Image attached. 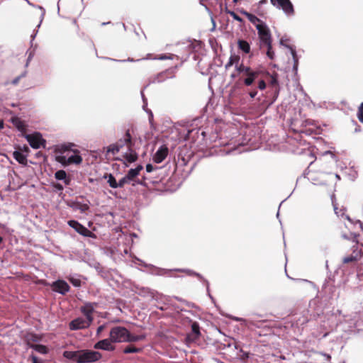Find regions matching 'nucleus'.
Masks as SVG:
<instances>
[{"label": "nucleus", "instance_id": "obj_1", "mask_svg": "<svg viewBox=\"0 0 363 363\" xmlns=\"http://www.w3.org/2000/svg\"><path fill=\"white\" fill-rule=\"evenodd\" d=\"M330 155L333 160L327 161L325 157H320L310 162L306 172L307 179L315 185L328 186L334 188L340 177L333 173V163L335 160V155L330 151L325 152L324 155Z\"/></svg>", "mask_w": 363, "mask_h": 363}, {"label": "nucleus", "instance_id": "obj_38", "mask_svg": "<svg viewBox=\"0 0 363 363\" xmlns=\"http://www.w3.org/2000/svg\"><path fill=\"white\" fill-rule=\"evenodd\" d=\"M245 67V66L242 63H241V64H239V63H238V64L235 66L236 70H237L239 73L243 72Z\"/></svg>", "mask_w": 363, "mask_h": 363}, {"label": "nucleus", "instance_id": "obj_50", "mask_svg": "<svg viewBox=\"0 0 363 363\" xmlns=\"http://www.w3.org/2000/svg\"><path fill=\"white\" fill-rule=\"evenodd\" d=\"M23 150L24 152H29V148H28V146L25 145V146L23 147Z\"/></svg>", "mask_w": 363, "mask_h": 363}, {"label": "nucleus", "instance_id": "obj_6", "mask_svg": "<svg viewBox=\"0 0 363 363\" xmlns=\"http://www.w3.org/2000/svg\"><path fill=\"white\" fill-rule=\"evenodd\" d=\"M26 138L30 145L34 149H38L40 147H45L46 141L43 138L40 133L26 135Z\"/></svg>", "mask_w": 363, "mask_h": 363}, {"label": "nucleus", "instance_id": "obj_51", "mask_svg": "<svg viewBox=\"0 0 363 363\" xmlns=\"http://www.w3.org/2000/svg\"><path fill=\"white\" fill-rule=\"evenodd\" d=\"M267 0H260L259 2V4L262 5V4H267Z\"/></svg>", "mask_w": 363, "mask_h": 363}, {"label": "nucleus", "instance_id": "obj_14", "mask_svg": "<svg viewBox=\"0 0 363 363\" xmlns=\"http://www.w3.org/2000/svg\"><path fill=\"white\" fill-rule=\"evenodd\" d=\"M168 148L165 145H162L153 156V160L156 163H161L168 155Z\"/></svg>", "mask_w": 363, "mask_h": 363}, {"label": "nucleus", "instance_id": "obj_28", "mask_svg": "<svg viewBox=\"0 0 363 363\" xmlns=\"http://www.w3.org/2000/svg\"><path fill=\"white\" fill-rule=\"evenodd\" d=\"M104 177L108 178V183L111 188H118V182H116L115 177L111 174H106L104 176Z\"/></svg>", "mask_w": 363, "mask_h": 363}, {"label": "nucleus", "instance_id": "obj_53", "mask_svg": "<svg viewBox=\"0 0 363 363\" xmlns=\"http://www.w3.org/2000/svg\"><path fill=\"white\" fill-rule=\"evenodd\" d=\"M56 187H57L58 189H60V190H61V189H62V186L61 184H57V185L56 186Z\"/></svg>", "mask_w": 363, "mask_h": 363}, {"label": "nucleus", "instance_id": "obj_33", "mask_svg": "<svg viewBox=\"0 0 363 363\" xmlns=\"http://www.w3.org/2000/svg\"><path fill=\"white\" fill-rule=\"evenodd\" d=\"M13 123L16 126V128L20 130H23L25 128L23 122L20 121L18 118L13 120Z\"/></svg>", "mask_w": 363, "mask_h": 363}, {"label": "nucleus", "instance_id": "obj_34", "mask_svg": "<svg viewBox=\"0 0 363 363\" xmlns=\"http://www.w3.org/2000/svg\"><path fill=\"white\" fill-rule=\"evenodd\" d=\"M26 75V72H24L23 73H22L21 75L16 77V78H14L11 82V84H13V85H17L19 82V81L25 77Z\"/></svg>", "mask_w": 363, "mask_h": 363}, {"label": "nucleus", "instance_id": "obj_25", "mask_svg": "<svg viewBox=\"0 0 363 363\" xmlns=\"http://www.w3.org/2000/svg\"><path fill=\"white\" fill-rule=\"evenodd\" d=\"M256 28L258 31L259 36H261L270 32L268 27L264 23H257L256 25Z\"/></svg>", "mask_w": 363, "mask_h": 363}, {"label": "nucleus", "instance_id": "obj_32", "mask_svg": "<svg viewBox=\"0 0 363 363\" xmlns=\"http://www.w3.org/2000/svg\"><path fill=\"white\" fill-rule=\"evenodd\" d=\"M267 48L266 55L270 59L273 60L274 57V52L272 50V43H270V45H264Z\"/></svg>", "mask_w": 363, "mask_h": 363}, {"label": "nucleus", "instance_id": "obj_36", "mask_svg": "<svg viewBox=\"0 0 363 363\" xmlns=\"http://www.w3.org/2000/svg\"><path fill=\"white\" fill-rule=\"evenodd\" d=\"M130 181L129 180V179L127 178V176L125 175V177H123L121 179L119 180V182H118V187L119 188H122L124 186V185L125 184H128L129 183Z\"/></svg>", "mask_w": 363, "mask_h": 363}, {"label": "nucleus", "instance_id": "obj_29", "mask_svg": "<svg viewBox=\"0 0 363 363\" xmlns=\"http://www.w3.org/2000/svg\"><path fill=\"white\" fill-rule=\"evenodd\" d=\"M334 194H333L332 195V203H333V208H334V211H335V213L337 216H343L344 214H345V209H342V208H339L337 206V203L335 202L334 201Z\"/></svg>", "mask_w": 363, "mask_h": 363}, {"label": "nucleus", "instance_id": "obj_12", "mask_svg": "<svg viewBox=\"0 0 363 363\" xmlns=\"http://www.w3.org/2000/svg\"><path fill=\"white\" fill-rule=\"evenodd\" d=\"M51 288L52 291L62 295H65L70 289L69 284L64 280H57L54 281L51 285Z\"/></svg>", "mask_w": 363, "mask_h": 363}, {"label": "nucleus", "instance_id": "obj_10", "mask_svg": "<svg viewBox=\"0 0 363 363\" xmlns=\"http://www.w3.org/2000/svg\"><path fill=\"white\" fill-rule=\"evenodd\" d=\"M98 303L96 302H86L80 308V311L85 316V318L93 323V313L94 309L97 307Z\"/></svg>", "mask_w": 363, "mask_h": 363}, {"label": "nucleus", "instance_id": "obj_47", "mask_svg": "<svg viewBox=\"0 0 363 363\" xmlns=\"http://www.w3.org/2000/svg\"><path fill=\"white\" fill-rule=\"evenodd\" d=\"M88 209H89V206H88V205H87V204H83V205H82V206H81V207H80V210H81L82 211H86V210H88Z\"/></svg>", "mask_w": 363, "mask_h": 363}, {"label": "nucleus", "instance_id": "obj_22", "mask_svg": "<svg viewBox=\"0 0 363 363\" xmlns=\"http://www.w3.org/2000/svg\"><path fill=\"white\" fill-rule=\"evenodd\" d=\"M238 47L239 50L245 54H248L250 52V45L249 43L245 40H238Z\"/></svg>", "mask_w": 363, "mask_h": 363}, {"label": "nucleus", "instance_id": "obj_55", "mask_svg": "<svg viewBox=\"0 0 363 363\" xmlns=\"http://www.w3.org/2000/svg\"><path fill=\"white\" fill-rule=\"evenodd\" d=\"M4 239L0 236V245L3 243Z\"/></svg>", "mask_w": 363, "mask_h": 363}, {"label": "nucleus", "instance_id": "obj_43", "mask_svg": "<svg viewBox=\"0 0 363 363\" xmlns=\"http://www.w3.org/2000/svg\"><path fill=\"white\" fill-rule=\"evenodd\" d=\"M72 283L75 286H79L81 285V281L79 279H72Z\"/></svg>", "mask_w": 363, "mask_h": 363}, {"label": "nucleus", "instance_id": "obj_44", "mask_svg": "<svg viewBox=\"0 0 363 363\" xmlns=\"http://www.w3.org/2000/svg\"><path fill=\"white\" fill-rule=\"evenodd\" d=\"M145 168H146V171L147 172H151L154 169V167H153V166L151 164H147L146 165Z\"/></svg>", "mask_w": 363, "mask_h": 363}, {"label": "nucleus", "instance_id": "obj_42", "mask_svg": "<svg viewBox=\"0 0 363 363\" xmlns=\"http://www.w3.org/2000/svg\"><path fill=\"white\" fill-rule=\"evenodd\" d=\"M254 70H252L250 67H245L244 69V71L243 72H245V74L248 76L250 74V73H251L252 72H253Z\"/></svg>", "mask_w": 363, "mask_h": 363}, {"label": "nucleus", "instance_id": "obj_37", "mask_svg": "<svg viewBox=\"0 0 363 363\" xmlns=\"http://www.w3.org/2000/svg\"><path fill=\"white\" fill-rule=\"evenodd\" d=\"M230 16L233 17V18L238 22H242V18L240 17L234 11H229L228 12Z\"/></svg>", "mask_w": 363, "mask_h": 363}, {"label": "nucleus", "instance_id": "obj_7", "mask_svg": "<svg viewBox=\"0 0 363 363\" xmlns=\"http://www.w3.org/2000/svg\"><path fill=\"white\" fill-rule=\"evenodd\" d=\"M273 6L283 11L288 16L294 14V9L290 0H270Z\"/></svg>", "mask_w": 363, "mask_h": 363}, {"label": "nucleus", "instance_id": "obj_8", "mask_svg": "<svg viewBox=\"0 0 363 363\" xmlns=\"http://www.w3.org/2000/svg\"><path fill=\"white\" fill-rule=\"evenodd\" d=\"M92 322L89 321L85 318L79 317L74 320H72L69 323V328L71 330H82L88 328L91 325Z\"/></svg>", "mask_w": 363, "mask_h": 363}, {"label": "nucleus", "instance_id": "obj_15", "mask_svg": "<svg viewBox=\"0 0 363 363\" xmlns=\"http://www.w3.org/2000/svg\"><path fill=\"white\" fill-rule=\"evenodd\" d=\"M200 335L199 324L197 322H193L191 323V333L187 335L186 340L193 342L199 339Z\"/></svg>", "mask_w": 363, "mask_h": 363}, {"label": "nucleus", "instance_id": "obj_21", "mask_svg": "<svg viewBox=\"0 0 363 363\" xmlns=\"http://www.w3.org/2000/svg\"><path fill=\"white\" fill-rule=\"evenodd\" d=\"M259 74V71H253L248 76H247V78L244 79V84L245 86H250L252 84V83L255 82V80L258 77Z\"/></svg>", "mask_w": 363, "mask_h": 363}, {"label": "nucleus", "instance_id": "obj_30", "mask_svg": "<svg viewBox=\"0 0 363 363\" xmlns=\"http://www.w3.org/2000/svg\"><path fill=\"white\" fill-rule=\"evenodd\" d=\"M174 57H176L177 59L179 58L178 56H177V55H175L174 54H169H169L158 55L154 59L163 60H172Z\"/></svg>", "mask_w": 363, "mask_h": 363}, {"label": "nucleus", "instance_id": "obj_24", "mask_svg": "<svg viewBox=\"0 0 363 363\" xmlns=\"http://www.w3.org/2000/svg\"><path fill=\"white\" fill-rule=\"evenodd\" d=\"M240 60V57L238 55H231L228 62L225 65V69H228L233 65H235V66L239 63V61Z\"/></svg>", "mask_w": 363, "mask_h": 363}, {"label": "nucleus", "instance_id": "obj_18", "mask_svg": "<svg viewBox=\"0 0 363 363\" xmlns=\"http://www.w3.org/2000/svg\"><path fill=\"white\" fill-rule=\"evenodd\" d=\"M260 40V49L262 50L264 48V45H270V43H272V35L270 32L268 33H266L264 35H262L261 36H259Z\"/></svg>", "mask_w": 363, "mask_h": 363}, {"label": "nucleus", "instance_id": "obj_57", "mask_svg": "<svg viewBox=\"0 0 363 363\" xmlns=\"http://www.w3.org/2000/svg\"><path fill=\"white\" fill-rule=\"evenodd\" d=\"M167 72H168V70L165 71L164 73H161L160 75H162V74H166Z\"/></svg>", "mask_w": 363, "mask_h": 363}, {"label": "nucleus", "instance_id": "obj_20", "mask_svg": "<svg viewBox=\"0 0 363 363\" xmlns=\"http://www.w3.org/2000/svg\"><path fill=\"white\" fill-rule=\"evenodd\" d=\"M13 158L20 164L26 165L27 164V157L24 155L20 151L16 150L13 152Z\"/></svg>", "mask_w": 363, "mask_h": 363}, {"label": "nucleus", "instance_id": "obj_9", "mask_svg": "<svg viewBox=\"0 0 363 363\" xmlns=\"http://www.w3.org/2000/svg\"><path fill=\"white\" fill-rule=\"evenodd\" d=\"M68 224L70 227L74 228L78 233L84 237L96 238V235L94 233L90 231L89 229H87L86 227L82 225L77 220H69L68 221Z\"/></svg>", "mask_w": 363, "mask_h": 363}, {"label": "nucleus", "instance_id": "obj_5", "mask_svg": "<svg viewBox=\"0 0 363 363\" xmlns=\"http://www.w3.org/2000/svg\"><path fill=\"white\" fill-rule=\"evenodd\" d=\"M128 329L123 326H114L109 333V337L114 343L125 342Z\"/></svg>", "mask_w": 363, "mask_h": 363}, {"label": "nucleus", "instance_id": "obj_11", "mask_svg": "<svg viewBox=\"0 0 363 363\" xmlns=\"http://www.w3.org/2000/svg\"><path fill=\"white\" fill-rule=\"evenodd\" d=\"M114 343L109 337L108 338L101 340L97 342L94 348L96 350H102L105 351L112 352L115 350L116 346L113 344Z\"/></svg>", "mask_w": 363, "mask_h": 363}, {"label": "nucleus", "instance_id": "obj_49", "mask_svg": "<svg viewBox=\"0 0 363 363\" xmlns=\"http://www.w3.org/2000/svg\"><path fill=\"white\" fill-rule=\"evenodd\" d=\"M4 127V121L0 119V130L3 129Z\"/></svg>", "mask_w": 363, "mask_h": 363}, {"label": "nucleus", "instance_id": "obj_35", "mask_svg": "<svg viewBox=\"0 0 363 363\" xmlns=\"http://www.w3.org/2000/svg\"><path fill=\"white\" fill-rule=\"evenodd\" d=\"M357 118L359 121L363 123V102L360 104L358 108Z\"/></svg>", "mask_w": 363, "mask_h": 363}, {"label": "nucleus", "instance_id": "obj_2", "mask_svg": "<svg viewBox=\"0 0 363 363\" xmlns=\"http://www.w3.org/2000/svg\"><path fill=\"white\" fill-rule=\"evenodd\" d=\"M126 147L127 152L123 155V157L128 163H133L138 160V155L136 152L135 139L133 138L130 130H127L123 137L119 139L116 143L111 144L107 147L106 154L116 155L123 147Z\"/></svg>", "mask_w": 363, "mask_h": 363}, {"label": "nucleus", "instance_id": "obj_13", "mask_svg": "<svg viewBox=\"0 0 363 363\" xmlns=\"http://www.w3.org/2000/svg\"><path fill=\"white\" fill-rule=\"evenodd\" d=\"M143 169V167L141 164H139L136 168L129 169L126 174L127 178L129 179L130 182L133 181L135 184L143 185V181L136 179L137 176L139 175Z\"/></svg>", "mask_w": 363, "mask_h": 363}, {"label": "nucleus", "instance_id": "obj_23", "mask_svg": "<svg viewBox=\"0 0 363 363\" xmlns=\"http://www.w3.org/2000/svg\"><path fill=\"white\" fill-rule=\"evenodd\" d=\"M55 177L57 180H64L67 185L70 182V179L67 178V173L65 170L57 171L55 174Z\"/></svg>", "mask_w": 363, "mask_h": 363}, {"label": "nucleus", "instance_id": "obj_26", "mask_svg": "<svg viewBox=\"0 0 363 363\" xmlns=\"http://www.w3.org/2000/svg\"><path fill=\"white\" fill-rule=\"evenodd\" d=\"M242 13L247 18V19L253 24H255V26L257 24V23H263L259 18H258L257 16H255V15L252 14V13H250L247 11H242Z\"/></svg>", "mask_w": 363, "mask_h": 363}, {"label": "nucleus", "instance_id": "obj_56", "mask_svg": "<svg viewBox=\"0 0 363 363\" xmlns=\"http://www.w3.org/2000/svg\"><path fill=\"white\" fill-rule=\"evenodd\" d=\"M236 77V74H231V78H235Z\"/></svg>", "mask_w": 363, "mask_h": 363}, {"label": "nucleus", "instance_id": "obj_59", "mask_svg": "<svg viewBox=\"0 0 363 363\" xmlns=\"http://www.w3.org/2000/svg\"><path fill=\"white\" fill-rule=\"evenodd\" d=\"M234 1H237V0H234Z\"/></svg>", "mask_w": 363, "mask_h": 363}, {"label": "nucleus", "instance_id": "obj_54", "mask_svg": "<svg viewBox=\"0 0 363 363\" xmlns=\"http://www.w3.org/2000/svg\"><path fill=\"white\" fill-rule=\"evenodd\" d=\"M360 226H361V233H359L362 234L363 236V225L360 224Z\"/></svg>", "mask_w": 363, "mask_h": 363}, {"label": "nucleus", "instance_id": "obj_45", "mask_svg": "<svg viewBox=\"0 0 363 363\" xmlns=\"http://www.w3.org/2000/svg\"><path fill=\"white\" fill-rule=\"evenodd\" d=\"M33 55V51H32V50L29 51V54H28V60H27L26 66L28 65V62H30V60L32 59Z\"/></svg>", "mask_w": 363, "mask_h": 363}, {"label": "nucleus", "instance_id": "obj_4", "mask_svg": "<svg viewBox=\"0 0 363 363\" xmlns=\"http://www.w3.org/2000/svg\"><path fill=\"white\" fill-rule=\"evenodd\" d=\"M342 237L345 239H352V242H354V245L352 246L353 251L352 255L345 257L342 259L344 264H348L350 262H354L357 261L360 257H363V252L358 250V245L363 246V236L360 233H350L349 236L342 235Z\"/></svg>", "mask_w": 363, "mask_h": 363}, {"label": "nucleus", "instance_id": "obj_48", "mask_svg": "<svg viewBox=\"0 0 363 363\" xmlns=\"http://www.w3.org/2000/svg\"><path fill=\"white\" fill-rule=\"evenodd\" d=\"M257 94V91H252L250 92V96L251 98H254Z\"/></svg>", "mask_w": 363, "mask_h": 363}, {"label": "nucleus", "instance_id": "obj_31", "mask_svg": "<svg viewBox=\"0 0 363 363\" xmlns=\"http://www.w3.org/2000/svg\"><path fill=\"white\" fill-rule=\"evenodd\" d=\"M142 350L140 348L136 347L133 345H128L124 350L123 353L129 354V353H138Z\"/></svg>", "mask_w": 363, "mask_h": 363}, {"label": "nucleus", "instance_id": "obj_3", "mask_svg": "<svg viewBox=\"0 0 363 363\" xmlns=\"http://www.w3.org/2000/svg\"><path fill=\"white\" fill-rule=\"evenodd\" d=\"M63 357L77 363H92L99 361L102 357V354L94 350H82L65 351Z\"/></svg>", "mask_w": 363, "mask_h": 363}, {"label": "nucleus", "instance_id": "obj_17", "mask_svg": "<svg viewBox=\"0 0 363 363\" xmlns=\"http://www.w3.org/2000/svg\"><path fill=\"white\" fill-rule=\"evenodd\" d=\"M25 341L26 342L27 345L30 347V345H34V342H39L41 338L38 335L34 333H27L25 335Z\"/></svg>", "mask_w": 363, "mask_h": 363}, {"label": "nucleus", "instance_id": "obj_39", "mask_svg": "<svg viewBox=\"0 0 363 363\" xmlns=\"http://www.w3.org/2000/svg\"><path fill=\"white\" fill-rule=\"evenodd\" d=\"M258 88L260 90H263L266 88V83H265L264 80L262 79V80L259 81Z\"/></svg>", "mask_w": 363, "mask_h": 363}, {"label": "nucleus", "instance_id": "obj_46", "mask_svg": "<svg viewBox=\"0 0 363 363\" xmlns=\"http://www.w3.org/2000/svg\"><path fill=\"white\" fill-rule=\"evenodd\" d=\"M32 363H40L38 357L35 355H31L30 357Z\"/></svg>", "mask_w": 363, "mask_h": 363}, {"label": "nucleus", "instance_id": "obj_58", "mask_svg": "<svg viewBox=\"0 0 363 363\" xmlns=\"http://www.w3.org/2000/svg\"><path fill=\"white\" fill-rule=\"evenodd\" d=\"M116 160H119V161H122V160H121V159H120V158H116Z\"/></svg>", "mask_w": 363, "mask_h": 363}, {"label": "nucleus", "instance_id": "obj_16", "mask_svg": "<svg viewBox=\"0 0 363 363\" xmlns=\"http://www.w3.org/2000/svg\"><path fill=\"white\" fill-rule=\"evenodd\" d=\"M58 161L60 162L64 163L65 164H80L82 162V158L79 155H73L68 157V159L66 160L65 157H60L58 159Z\"/></svg>", "mask_w": 363, "mask_h": 363}, {"label": "nucleus", "instance_id": "obj_41", "mask_svg": "<svg viewBox=\"0 0 363 363\" xmlns=\"http://www.w3.org/2000/svg\"><path fill=\"white\" fill-rule=\"evenodd\" d=\"M105 328H106L105 325H101L99 326L96 330V335H99L100 333L105 329Z\"/></svg>", "mask_w": 363, "mask_h": 363}, {"label": "nucleus", "instance_id": "obj_27", "mask_svg": "<svg viewBox=\"0 0 363 363\" xmlns=\"http://www.w3.org/2000/svg\"><path fill=\"white\" fill-rule=\"evenodd\" d=\"M30 348L34 349L35 351L40 354H47L48 352V349L46 346L43 345H30Z\"/></svg>", "mask_w": 363, "mask_h": 363}, {"label": "nucleus", "instance_id": "obj_52", "mask_svg": "<svg viewBox=\"0 0 363 363\" xmlns=\"http://www.w3.org/2000/svg\"><path fill=\"white\" fill-rule=\"evenodd\" d=\"M361 130V127L358 125H357V128H355V131H360Z\"/></svg>", "mask_w": 363, "mask_h": 363}, {"label": "nucleus", "instance_id": "obj_19", "mask_svg": "<svg viewBox=\"0 0 363 363\" xmlns=\"http://www.w3.org/2000/svg\"><path fill=\"white\" fill-rule=\"evenodd\" d=\"M146 337V335L145 334L142 335H133L131 334L129 330H128V337L126 338L125 342H135L140 340H145Z\"/></svg>", "mask_w": 363, "mask_h": 363}, {"label": "nucleus", "instance_id": "obj_40", "mask_svg": "<svg viewBox=\"0 0 363 363\" xmlns=\"http://www.w3.org/2000/svg\"><path fill=\"white\" fill-rule=\"evenodd\" d=\"M291 54H292L293 58H294V60L295 61L294 68L296 69V66H297V64H298L296 52V51L294 50H291Z\"/></svg>", "mask_w": 363, "mask_h": 363}]
</instances>
